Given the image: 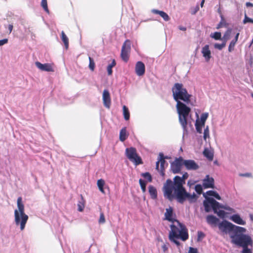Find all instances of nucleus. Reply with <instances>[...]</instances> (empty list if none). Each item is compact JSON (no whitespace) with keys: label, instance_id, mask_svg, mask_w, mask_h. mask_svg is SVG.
I'll list each match as a JSON object with an SVG mask.
<instances>
[{"label":"nucleus","instance_id":"f257e3e1","mask_svg":"<svg viewBox=\"0 0 253 253\" xmlns=\"http://www.w3.org/2000/svg\"><path fill=\"white\" fill-rule=\"evenodd\" d=\"M218 227L222 232L229 234L232 244L241 247L252 246L253 241L251 237L244 234L246 231L245 228L235 225L227 220L220 222Z\"/></svg>","mask_w":253,"mask_h":253},{"label":"nucleus","instance_id":"f03ea898","mask_svg":"<svg viewBox=\"0 0 253 253\" xmlns=\"http://www.w3.org/2000/svg\"><path fill=\"white\" fill-rule=\"evenodd\" d=\"M185 181L180 178V176L176 175L173 181L168 179L164 184L163 193L164 197L169 201L176 200L186 190L184 187Z\"/></svg>","mask_w":253,"mask_h":253},{"label":"nucleus","instance_id":"7ed1b4c3","mask_svg":"<svg viewBox=\"0 0 253 253\" xmlns=\"http://www.w3.org/2000/svg\"><path fill=\"white\" fill-rule=\"evenodd\" d=\"M172 96L174 100L178 102H184L187 104H191L190 98L192 95L188 93L186 88L184 87L181 83H175L171 88Z\"/></svg>","mask_w":253,"mask_h":253},{"label":"nucleus","instance_id":"20e7f679","mask_svg":"<svg viewBox=\"0 0 253 253\" xmlns=\"http://www.w3.org/2000/svg\"><path fill=\"white\" fill-rule=\"evenodd\" d=\"M18 210H14V221L17 226L20 225V230H23L28 220V216L25 213L22 199L19 197L17 201Z\"/></svg>","mask_w":253,"mask_h":253},{"label":"nucleus","instance_id":"39448f33","mask_svg":"<svg viewBox=\"0 0 253 253\" xmlns=\"http://www.w3.org/2000/svg\"><path fill=\"white\" fill-rule=\"evenodd\" d=\"M187 104L184 102L176 103V108L178 114V119L183 131H187V126L189 118H191L190 115L191 108L187 106Z\"/></svg>","mask_w":253,"mask_h":253},{"label":"nucleus","instance_id":"423d86ee","mask_svg":"<svg viewBox=\"0 0 253 253\" xmlns=\"http://www.w3.org/2000/svg\"><path fill=\"white\" fill-rule=\"evenodd\" d=\"M179 226L180 229L174 224L170 225V231L169 234V238H180L181 240L185 241L189 238L188 230L186 226L178 220L176 221Z\"/></svg>","mask_w":253,"mask_h":253},{"label":"nucleus","instance_id":"0eeeda50","mask_svg":"<svg viewBox=\"0 0 253 253\" xmlns=\"http://www.w3.org/2000/svg\"><path fill=\"white\" fill-rule=\"evenodd\" d=\"M126 155L135 166L143 164L141 158L137 154L136 149L134 147H130L126 148Z\"/></svg>","mask_w":253,"mask_h":253},{"label":"nucleus","instance_id":"6e6552de","mask_svg":"<svg viewBox=\"0 0 253 253\" xmlns=\"http://www.w3.org/2000/svg\"><path fill=\"white\" fill-rule=\"evenodd\" d=\"M203 196L206 198L203 202L205 211L209 212L212 210L214 212H216L215 206L218 205L219 202L213 198L207 197L205 193L203 194Z\"/></svg>","mask_w":253,"mask_h":253},{"label":"nucleus","instance_id":"1a4fd4ad","mask_svg":"<svg viewBox=\"0 0 253 253\" xmlns=\"http://www.w3.org/2000/svg\"><path fill=\"white\" fill-rule=\"evenodd\" d=\"M197 198L198 196L195 193L191 194L185 190L176 200L178 203L182 204L186 200H188L190 203H193L196 202Z\"/></svg>","mask_w":253,"mask_h":253},{"label":"nucleus","instance_id":"9d476101","mask_svg":"<svg viewBox=\"0 0 253 253\" xmlns=\"http://www.w3.org/2000/svg\"><path fill=\"white\" fill-rule=\"evenodd\" d=\"M130 42L128 40H126L122 46L121 56V58L125 62H126L128 60V53L130 50Z\"/></svg>","mask_w":253,"mask_h":253},{"label":"nucleus","instance_id":"9b49d317","mask_svg":"<svg viewBox=\"0 0 253 253\" xmlns=\"http://www.w3.org/2000/svg\"><path fill=\"white\" fill-rule=\"evenodd\" d=\"M183 158L179 157L170 163V169L173 173L176 174L180 172L181 167L183 165Z\"/></svg>","mask_w":253,"mask_h":253},{"label":"nucleus","instance_id":"f8f14e48","mask_svg":"<svg viewBox=\"0 0 253 253\" xmlns=\"http://www.w3.org/2000/svg\"><path fill=\"white\" fill-rule=\"evenodd\" d=\"M183 165L186 169L188 170H196L199 168V166L193 160H184L183 159Z\"/></svg>","mask_w":253,"mask_h":253},{"label":"nucleus","instance_id":"ddd939ff","mask_svg":"<svg viewBox=\"0 0 253 253\" xmlns=\"http://www.w3.org/2000/svg\"><path fill=\"white\" fill-rule=\"evenodd\" d=\"M159 161H160V174L161 176H164L165 175V165H166L167 167L168 164L165 161V159H169V157L167 156H165L162 153H160L159 154Z\"/></svg>","mask_w":253,"mask_h":253},{"label":"nucleus","instance_id":"4468645a","mask_svg":"<svg viewBox=\"0 0 253 253\" xmlns=\"http://www.w3.org/2000/svg\"><path fill=\"white\" fill-rule=\"evenodd\" d=\"M203 187L205 189L214 188V180L213 177L207 175L203 180Z\"/></svg>","mask_w":253,"mask_h":253},{"label":"nucleus","instance_id":"2eb2a0df","mask_svg":"<svg viewBox=\"0 0 253 253\" xmlns=\"http://www.w3.org/2000/svg\"><path fill=\"white\" fill-rule=\"evenodd\" d=\"M135 72L138 76H142L145 72V66L142 61L136 62L135 67Z\"/></svg>","mask_w":253,"mask_h":253},{"label":"nucleus","instance_id":"dca6fc26","mask_svg":"<svg viewBox=\"0 0 253 253\" xmlns=\"http://www.w3.org/2000/svg\"><path fill=\"white\" fill-rule=\"evenodd\" d=\"M35 65L37 68L42 71L53 72L54 70L52 65L49 63L42 64L39 61L35 62Z\"/></svg>","mask_w":253,"mask_h":253},{"label":"nucleus","instance_id":"f3484780","mask_svg":"<svg viewBox=\"0 0 253 253\" xmlns=\"http://www.w3.org/2000/svg\"><path fill=\"white\" fill-rule=\"evenodd\" d=\"M103 101L104 105L107 108H110L111 105V98L110 93L107 89H104L103 92Z\"/></svg>","mask_w":253,"mask_h":253},{"label":"nucleus","instance_id":"a211bd4d","mask_svg":"<svg viewBox=\"0 0 253 253\" xmlns=\"http://www.w3.org/2000/svg\"><path fill=\"white\" fill-rule=\"evenodd\" d=\"M173 213V208L171 207H169V208L166 209V211L165 213V219L172 222L177 220L172 217Z\"/></svg>","mask_w":253,"mask_h":253},{"label":"nucleus","instance_id":"6ab92c4d","mask_svg":"<svg viewBox=\"0 0 253 253\" xmlns=\"http://www.w3.org/2000/svg\"><path fill=\"white\" fill-rule=\"evenodd\" d=\"M201 52L206 61L208 62L211 58V52L209 49V45L206 44L203 47Z\"/></svg>","mask_w":253,"mask_h":253},{"label":"nucleus","instance_id":"aec40b11","mask_svg":"<svg viewBox=\"0 0 253 253\" xmlns=\"http://www.w3.org/2000/svg\"><path fill=\"white\" fill-rule=\"evenodd\" d=\"M230 219L235 223L244 225L246 224V222L242 219L240 215L238 214H234L231 216Z\"/></svg>","mask_w":253,"mask_h":253},{"label":"nucleus","instance_id":"412c9836","mask_svg":"<svg viewBox=\"0 0 253 253\" xmlns=\"http://www.w3.org/2000/svg\"><path fill=\"white\" fill-rule=\"evenodd\" d=\"M148 191L151 199L155 200L157 198V191L154 186L149 185L148 187Z\"/></svg>","mask_w":253,"mask_h":253},{"label":"nucleus","instance_id":"4be33fe9","mask_svg":"<svg viewBox=\"0 0 253 253\" xmlns=\"http://www.w3.org/2000/svg\"><path fill=\"white\" fill-rule=\"evenodd\" d=\"M207 222L210 224L216 225L219 222V219L213 215H209L206 218Z\"/></svg>","mask_w":253,"mask_h":253},{"label":"nucleus","instance_id":"5701e85b","mask_svg":"<svg viewBox=\"0 0 253 253\" xmlns=\"http://www.w3.org/2000/svg\"><path fill=\"white\" fill-rule=\"evenodd\" d=\"M239 35H240V33H237L236 34V35H235L234 39H233L229 46H228V51L229 52H231L234 49V46L237 42L238 41V38H239Z\"/></svg>","mask_w":253,"mask_h":253},{"label":"nucleus","instance_id":"b1692460","mask_svg":"<svg viewBox=\"0 0 253 253\" xmlns=\"http://www.w3.org/2000/svg\"><path fill=\"white\" fill-rule=\"evenodd\" d=\"M204 156L206 157L209 160L212 161L213 158V153L208 148H205L203 152Z\"/></svg>","mask_w":253,"mask_h":253},{"label":"nucleus","instance_id":"393cba45","mask_svg":"<svg viewBox=\"0 0 253 253\" xmlns=\"http://www.w3.org/2000/svg\"><path fill=\"white\" fill-rule=\"evenodd\" d=\"M128 136L126 133V127H123L120 132L119 139L121 141L124 142L126 140Z\"/></svg>","mask_w":253,"mask_h":253},{"label":"nucleus","instance_id":"a878e982","mask_svg":"<svg viewBox=\"0 0 253 253\" xmlns=\"http://www.w3.org/2000/svg\"><path fill=\"white\" fill-rule=\"evenodd\" d=\"M61 39L64 42L66 49H68L69 47V39L63 31L61 32Z\"/></svg>","mask_w":253,"mask_h":253},{"label":"nucleus","instance_id":"bb28decb","mask_svg":"<svg viewBox=\"0 0 253 253\" xmlns=\"http://www.w3.org/2000/svg\"><path fill=\"white\" fill-rule=\"evenodd\" d=\"M206 194L208 196L213 197L217 200H221L220 196L219 195V194L216 191H215L213 190H209L206 192Z\"/></svg>","mask_w":253,"mask_h":253},{"label":"nucleus","instance_id":"cd10ccee","mask_svg":"<svg viewBox=\"0 0 253 253\" xmlns=\"http://www.w3.org/2000/svg\"><path fill=\"white\" fill-rule=\"evenodd\" d=\"M97 185L99 190L103 194L105 193L104 186L105 185V181L103 179H100L97 180Z\"/></svg>","mask_w":253,"mask_h":253},{"label":"nucleus","instance_id":"c85d7f7f","mask_svg":"<svg viewBox=\"0 0 253 253\" xmlns=\"http://www.w3.org/2000/svg\"><path fill=\"white\" fill-rule=\"evenodd\" d=\"M205 125H202L200 123V121L198 119H197L195 123V127L196 131L199 133H202V127L204 126Z\"/></svg>","mask_w":253,"mask_h":253},{"label":"nucleus","instance_id":"c756f323","mask_svg":"<svg viewBox=\"0 0 253 253\" xmlns=\"http://www.w3.org/2000/svg\"><path fill=\"white\" fill-rule=\"evenodd\" d=\"M231 32L232 29L231 28H229L227 30V31L225 32L222 38H221V40H223V42H225V43H226V41L229 39Z\"/></svg>","mask_w":253,"mask_h":253},{"label":"nucleus","instance_id":"7c9ffc66","mask_svg":"<svg viewBox=\"0 0 253 253\" xmlns=\"http://www.w3.org/2000/svg\"><path fill=\"white\" fill-rule=\"evenodd\" d=\"M123 109L124 119L126 120H128L129 119L130 115L128 108L124 105L123 107Z\"/></svg>","mask_w":253,"mask_h":253},{"label":"nucleus","instance_id":"2f4dec72","mask_svg":"<svg viewBox=\"0 0 253 253\" xmlns=\"http://www.w3.org/2000/svg\"><path fill=\"white\" fill-rule=\"evenodd\" d=\"M116 64L115 59H113L111 64H109L107 66V70L108 75H111L112 74V68L114 67Z\"/></svg>","mask_w":253,"mask_h":253},{"label":"nucleus","instance_id":"473e14b6","mask_svg":"<svg viewBox=\"0 0 253 253\" xmlns=\"http://www.w3.org/2000/svg\"><path fill=\"white\" fill-rule=\"evenodd\" d=\"M210 37L215 40H221V34L219 32H215L214 33H211L210 35Z\"/></svg>","mask_w":253,"mask_h":253},{"label":"nucleus","instance_id":"72a5a7b5","mask_svg":"<svg viewBox=\"0 0 253 253\" xmlns=\"http://www.w3.org/2000/svg\"><path fill=\"white\" fill-rule=\"evenodd\" d=\"M139 184H140V187H141V189L142 192H145L146 190V187L147 182L146 181H145L144 180L140 178L139 180Z\"/></svg>","mask_w":253,"mask_h":253},{"label":"nucleus","instance_id":"f704fd0d","mask_svg":"<svg viewBox=\"0 0 253 253\" xmlns=\"http://www.w3.org/2000/svg\"><path fill=\"white\" fill-rule=\"evenodd\" d=\"M141 175L144 178L146 179L148 182H152V177L151 174L149 172H146L144 173H142Z\"/></svg>","mask_w":253,"mask_h":253},{"label":"nucleus","instance_id":"c9c22d12","mask_svg":"<svg viewBox=\"0 0 253 253\" xmlns=\"http://www.w3.org/2000/svg\"><path fill=\"white\" fill-rule=\"evenodd\" d=\"M220 17H221V21L218 23V24L217 25L216 29H219V28H221L223 26L226 27L227 25V24L226 23V22L224 20L223 16L222 15H221Z\"/></svg>","mask_w":253,"mask_h":253},{"label":"nucleus","instance_id":"e433bc0d","mask_svg":"<svg viewBox=\"0 0 253 253\" xmlns=\"http://www.w3.org/2000/svg\"><path fill=\"white\" fill-rule=\"evenodd\" d=\"M208 116H209L208 113H203L201 114V120H200V122L201 124H202V125H205V122H206V120L207 119Z\"/></svg>","mask_w":253,"mask_h":253},{"label":"nucleus","instance_id":"4c0bfd02","mask_svg":"<svg viewBox=\"0 0 253 253\" xmlns=\"http://www.w3.org/2000/svg\"><path fill=\"white\" fill-rule=\"evenodd\" d=\"M219 209H224L227 211H231L233 210L232 208L228 206H224L223 205H222L219 203L218 205L215 206V210H219Z\"/></svg>","mask_w":253,"mask_h":253},{"label":"nucleus","instance_id":"58836bf2","mask_svg":"<svg viewBox=\"0 0 253 253\" xmlns=\"http://www.w3.org/2000/svg\"><path fill=\"white\" fill-rule=\"evenodd\" d=\"M226 45L225 42H223L221 43H215L214 44V47L215 49H217L219 50H221L224 48Z\"/></svg>","mask_w":253,"mask_h":253},{"label":"nucleus","instance_id":"ea45409f","mask_svg":"<svg viewBox=\"0 0 253 253\" xmlns=\"http://www.w3.org/2000/svg\"><path fill=\"white\" fill-rule=\"evenodd\" d=\"M41 5L45 12H46L47 13H49L47 7V0H42L41 2Z\"/></svg>","mask_w":253,"mask_h":253},{"label":"nucleus","instance_id":"a19ab883","mask_svg":"<svg viewBox=\"0 0 253 253\" xmlns=\"http://www.w3.org/2000/svg\"><path fill=\"white\" fill-rule=\"evenodd\" d=\"M89 68L91 71H93L95 68V63L93 59L91 57H89Z\"/></svg>","mask_w":253,"mask_h":253},{"label":"nucleus","instance_id":"79ce46f5","mask_svg":"<svg viewBox=\"0 0 253 253\" xmlns=\"http://www.w3.org/2000/svg\"><path fill=\"white\" fill-rule=\"evenodd\" d=\"M195 190L198 194H201L203 191V186L198 184L195 186Z\"/></svg>","mask_w":253,"mask_h":253},{"label":"nucleus","instance_id":"37998d69","mask_svg":"<svg viewBox=\"0 0 253 253\" xmlns=\"http://www.w3.org/2000/svg\"><path fill=\"white\" fill-rule=\"evenodd\" d=\"M210 134H209V126H207V127L204 129V136L203 138L206 141L207 138L209 137Z\"/></svg>","mask_w":253,"mask_h":253},{"label":"nucleus","instance_id":"c03bdc74","mask_svg":"<svg viewBox=\"0 0 253 253\" xmlns=\"http://www.w3.org/2000/svg\"><path fill=\"white\" fill-rule=\"evenodd\" d=\"M214 213H216L220 218H224L225 215V212L223 210H216V212Z\"/></svg>","mask_w":253,"mask_h":253},{"label":"nucleus","instance_id":"a18cd8bd","mask_svg":"<svg viewBox=\"0 0 253 253\" xmlns=\"http://www.w3.org/2000/svg\"><path fill=\"white\" fill-rule=\"evenodd\" d=\"M244 24H246L248 22L251 23L253 24V19L247 16L246 13L245 14V18L243 21Z\"/></svg>","mask_w":253,"mask_h":253},{"label":"nucleus","instance_id":"49530a36","mask_svg":"<svg viewBox=\"0 0 253 253\" xmlns=\"http://www.w3.org/2000/svg\"><path fill=\"white\" fill-rule=\"evenodd\" d=\"M160 15L163 18V19L165 21H168L170 19V18L168 14L163 11Z\"/></svg>","mask_w":253,"mask_h":253},{"label":"nucleus","instance_id":"de8ad7c7","mask_svg":"<svg viewBox=\"0 0 253 253\" xmlns=\"http://www.w3.org/2000/svg\"><path fill=\"white\" fill-rule=\"evenodd\" d=\"M98 222L100 224H103L105 222V218L103 212L100 213Z\"/></svg>","mask_w":253,"mask_h":253},{"label":"nucleus","instance_id":"09e8293b","mask_svg":"<svg viewBox=\"0 0 253 253\" xmlns=\"http://www.w3.org/2000/svg\"><path fill=\"white\" fill-rule=\"evenodd\" d=\"M242 253H252V250L248 248V247H242Z\"/></svg>","mask_w":253,"mask_h":253},{"label":"nucleus","instance_id":"8fccbe9b","mask_svg":"<svg viewBox=\"0 0 253 253\" xmlns=\"http://www.w3.org/2000/svg\"><path fill=\"white\" fill-rule=\"evenodd\" d=\"M178 238H169V239L172 242H173L175 245H176L177 246H180V242L177 240Z\"/></svg>","mask_w":253,"mask_h":253},{"label":"nucleus","instance_id":"3c124183","mask_svg":"<svg viewBox=\"0 0 253 253\" xmlns=\"http://www.w3.org/2000/svg\"><path fill=\"white\" fill-rule=\"evenodd\" d=\"M78 211H82L84 209V205L83 204H82L81 202H79V203L78 204Z\"/></svg>","mask_w":253,"mask_h":253},{"label":"nucleus","instance_id":"603ef678","mask_svg":"<svg viewBox=\"0 0 253 253\" xmlns=\"http://www.w3.org/2000/svg\"><path fill=\"white\" fill-rule=\"evenodd\" d=\"M189 176V174L187 172H185V173H184L182 175V177H180V178H181L183 181H185L186 179H187L188 178Z\"/></svg>","mask_w":253,"mask_h":253},{"label":"nucleus","instance_id":"864d4df0","mask_svg":"<svg viewBox=\"0 0 253 253\" xmlns=\"http://www.w3.org/2000/svg\"><path fill=\"white\" fill-rule=\"evenodd\" d=\"M205 237V234L202 231L198 232V239L200 240V238H203Z\"/></svg>","mask_w":253,"mask_h":253},{"label":"nucleus","instance_id":"5fc2aeb1","mask_svg":"<svg viewBox=\"0 0 253 253\" xmlns=\"http://www.w3.org/2000/svg\"><path fill=\"white\" fill-rule=\"evenodd\" d=\"M8 42V40L7 39H4L0 40V46L3 45Z\"/></svg>","mask_w":253,"mask_h":253},{"label":"nucleus","instance_id":"6e6d98bb","mask_svg":"<svg viewBox=\"0 0 253 253\" xmlns=\"http://www.w3.org/2000/svg\"><path fill=\"white\" fill-rule=\"evenodd\" d=\"M188 253H198L197 249L196 248L190 247Z\"/></svg>","mask_w":253,"mask_h":253},{"label":"nucleus","instance_id":"4d7b16f0","mask_svg":"<svg viewBox=\"0 0 253 253\" xmlns=\"http://www.w3.org/2000/svg\"><path fill=\"white\" fill-rule=\"evenodd\" d=\"M240 176H243V177H251L252 174L251 173L247 172L245 173H241L240 174Z\"/></svg>","mask_w":253,"mask_h":253},{"label":"nucleus","instance_id":"13d9d810","mask_svg":"<svg viewBox=\"0 0 253 253\" xmlns=\"http://www.w3.org/2000/svg\"><path fill=\"white\" fill-rule=\"evenodd\" d=\"M162 11H161V10H159L155 9H154L152 10V12L153 13L156 14H159V15H161V14L162 12Z\"/></svg>","mask_w":253,"mask_h":253},{"label":"nucleus","instance_id":"bf43d9fd","mask_svg":"<svg viewBox=\"0 0 253 253\" xmlns=\"http://www.w3.org/2000/svg\"><path fill=\"white\" fill-rule=\"evenodd\" d=\"M160 163V161H159V159H158V161L156 162V169L160 172V169H159V164Z\"/></svg>","mask_w":253,"mask_h":253},{"label":"nucleus","instance_id":"052dcab7","mask_svg":"<svg viewBox=\"0 0 253 253\" xmlns=\"http://www.w3.org/2000/svg\"><path fill=\"white\" fill-rule=\"evenodd\" d=\"M246 5L247 7H253V4L250 2H247Z\"/></svg>","mask_w":253,"mask_h":253},{"label":"nucleus","instance_id":"680f3d73","mask_svg":"<svg viewBox=\"0 0 253 253\" xmlns=\"http://www.w3.org/2000/svg\"><path fill=\"white\" fill-rule=\"evenodd\" d=\"M178 29L181 30V31H185L186 30V28L185 27H183V26H180L178 27Z\"/></svg>","mask_w":253,"mask_h":253},{"label":"nucleus","instance_id":"e2e57ef3","mask_svg":"<svg viewBox=\"0 0 253 253\" xmlns=\"http://www.w3.org/2000/svg\"><path fill=\"white\" fill-rule=\"evenodd\" d=\"M164 252H166L168 250V247L166 245L164 244L162 247Z\"/></svg>","mask_w":253,"mask_h":253},{"label":"nucleus","instance_id":"0e129e2a","mask_svg":"<svg viewBox=\"0 0 253 253\" xmlns=\"http://www.w3.org/2000/svg\"><path fill=\"white\" fill-rule=\"evenodd\" d=\"M9 32L11 33L13 29V25L12 24H9L8 27Z\"/></svg>","mask_w":253,"mask_h":253},{"label":"nucleus","instance_id":"69168bd1","mask_svg":"<svg viewBox=\"0 0 253 253\" xmlns=\"http://www.w3.org/2000/svg\"><path fill=\"white\" fill-rule=\"evenodd\" d=\"M198 10H199V7H197L196 9H195V11L192 13V14H195Z\"/></svg>","mask_w":253,"mask_h":253},{"label":"nucleus","instance_id":"338daca9","mask_svg":"<svg viewBox=\"0 0 253 253\" xmlns=\"http://www.w3.org/2000/svg\"><path fill=\"white\" fill-rule=\"evenodd\" d=\"M204 2H205V0H202L201 2V4H200L201 7L203 6Z\"/></svg>","mask_w":253,"mask_h":253},{"label":"nucleus","instance_id":"774afa93","mask_svg":"<svg viewBox=\"0 0 253 253\" xmlns=\"http://www.w3.org/2000/svg\"><path fill=\"white\" fill-rule=\"evenodd\" d=\"M250 218L251 220L253 221V214H250Z\"/></svg>","mask_w":253,"mask_h":253}]
</instances>
